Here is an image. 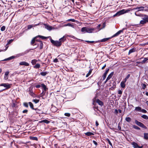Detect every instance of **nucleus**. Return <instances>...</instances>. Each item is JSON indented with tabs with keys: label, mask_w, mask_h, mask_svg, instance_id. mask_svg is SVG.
<instances>
[{
	"label": "nucleus",
	"mask_w": 148,
	"mask_h": 148,
	"mask_svg": "<svg viewBox=\"0 0 148 148\" xmlns=\"http://www.w3.org/2000/svg\"><path fill=\"white\" fill-rule=\"evenodd\" d=\"M99 124L97 121H96V126L97 127L98 126Z\"/></svg>",
	"instance_id": "69168bd1"
},
{
	"label": "nucleus",
	"mask_w": 148,
	"mask_h": 148,
	"mask_svg": "<svg viewBox=\"0 0 148 148\" xmlns=\"http://www.w3.org/2000/svg\"><path fill=\"white\" fill-rule=\"evenodd\" d=\"M85 41L86 42H87L88 43H92L94 42H97V41H90L88 40H86Z\"/></svg>",
	"instance_id": "a19ab883"
},
{
	"label": "nucleus",
	"mask_w": 148,
	"mask_h": 148,
	"mask_svg": "<svg viewBox=\"0 0 148 148\" xmlns=\"http://www.w3.org/2000/svg\"><path fill=\"white\" fill-rule=\"evenodd\" d=\"M37 62V60L35 59H34L32 60L31 63L33 65H34L36 64Z\"/></svg>",
	"instance_id": "f704fd0d"
},
{
	"label": "nucleus",
	"mask_w": 148,
	"mask_h": 148,
	"mask_svg": "<svg viewBox=\"0 0 148 148\" xmlns=\"http://www.w3.org/2000/svg\"><path fill=\"white\" fill-rule=\"evenodd\" d=\"M13 41V40H10L8 42V44H10V43H11Z\"/></svg>",
	"instance_id": "13d9d810"
},
{
	"label": "nucleus",
	"mask_w": 148,
	"mask_h": 148,
	"mask_svg": "<svg viewBox=\"0 0 148 148\" xmlns=\"http://www.w3.org/2000/svg\"><path fill=\"white\" fill-rule=\"evenodd\" d=\"M135 122L138 126L145 129H147V127L145 125L142 123L138 121L137 120H135Z\"/></svg>",
	"instance_id": "423d86ee"
},
{
	"label": "nucleus",
	"mask_w": 148,
	"mask_h": 148,
	"mask_svg": "<svg viewBox=\"0 0 148 148\" xmlns=\"http://www.w3.org/2000/svg\"><path fill=\"white\" fill-rule=\"evenodd\" d=\"M48 73L47 72H42L40 73V74L43 76H45Z\"/></svg>",
	"instance_id": "7c9ffc66"
},
{
	"label": "nucleus",
	"mask_w": 148,
	"mask_h": 148,
	"mask_svg": "<svg viewBox=\"0 0 148 148\" xmlns=\"http://www.w3.org/2000/svg\"><path fill=\"white\" fill-rule=\"evenodd\" d=\"M35 45H37V46L34 49H32V50H33L34 49L38 47H40V49H42L43 48V44L42 41H39L38 42H36L35 44H34Z\"/></svg>",
	"instance_id": "39448f33"
},
{
	"label": "nucleus",
	"mask_w": 148,
	"mask_h": 148,
	"mask_svg": "<svg viewBox=\"0 0 148 148\" xmlns=\"http://www.w3.org/2000/svg\"><path fill=\"white\" fill-rule=\"evenodd\" d=\"M65 26L72 27L73 26V25L70 23H67V24L65 25Z\"/></svg>",
	"instance_id": "09e8293b"
},
{
	"label": "nucleus",
	"mask_w": 148,
	"mask_h": 148,
	"mask_svg": "<svg viewBox=\"0 0 148 148\" xmlns=\"http://www.w3.org/2000/svg\"><path fill=\"white\" fill-rule=\"evenodd\" d=\"M38 25V24H34L32 25H29L27 26V29H29L32 28L33 27H35L36 26Z\"/></svg>",
	"instance_id": "a211bd4d"
},
{
	"label": "nucleus",
	"mask_w": 148,
	"mask_h": 148,
	"mask_svg": "<svg viewBox=\"0 0 148 148\" xmlns=\"http://www.w3.org/2000/svg\"><path fill=\"white\" fill-rule=\"evenodd\" d=\"M37 38V36H36L34 38H33V39H32V40L31 42H30V44H31V45H34V44H35L36 43V39Z\"/></svg>",
	"instance_id": "4468645a"
},
{
	"label": "nucleus",
	"mask_w": 148,
	"mask_h": 148,
	"mask_svg": "<svg viewBox=\"0 0 148 148\" xmlns=\"http://www.w3.org/2000/svg\"><path fill=\"white\" fill-rule=\"evenodd\" d=\"M40 66L39 64H37L34 66V68L35 69H39L40 68Z\"/></svg>",
	"instance_id": "473e14b6"
},
{
	"label": "nucleus",
	"mask_w": 148,
	"mask_h": 148,
	"mask_svg": "<svg viewBox=\"0 0 148 148\" xmlns=\"http://www.w3.org/2000/svg\"><path fill=\"white\" fill-rule=\"evenodd\" d=\"M141 117L145 119H148V116L145 115H143L141 116Z\"/></svg>",
	"instance_id": "e433bc0d"
},
{
	"label": "nucleus",
	"mask_w": 148,
	"mask_h": 148,
	"mask_svg": "<svg viewBox=\"0 0 148 148\" xmlns=\"http://www.w3.org/2000/svg\"><path fill=\"white\" fill-rule=\"evenodd\" d=\"M29 138L31 140H35L36 141H37L38 140L37 137H36L30 136L29 137Z\"/></svg>",
	"instance_id": "5701e85b"
},
{
	"label": "nucleus",
	"mask_w": 148,
	"mask_h": 148,
	"mask_svg": "<svg viewBox=\"0 0 148 148\" xmlns=\"http://www.w3.org/2000/svg\"><path fill=\"white\" fill-rule=\"evenodd\" d=\"M58 62V59L57 58H55L54 60H53V62Z\"/></svg>",
	"instance_id": "6e6d98bb"
},
{
	"label": "nucleus",
	"mask_w": 148,
	"mask_h": 148,
	"mask_svg": "<svg viewBox=\"0 0 148 148\" xmlns=\"http://www.w3.org/2000/svg\"><path fill=\"white\" fill-rule=\"evenodd\" d=\"M118 128L120 131L121 130V127L120 126H119V125L118 126Z\"/></svg>",
	"instance_id": "338daca9"
},
{
	"label": "nucleus",
	"mask_w": 148,
	"mask_h": 148,
	"mask_svg": "<svg viewBox=\"0 0 148 148\" xmlns=\"http://www.w3.org/2000/svg\"><path fill=\"white\" fill-rule=\"evenodd\" d=\"M32 101L35 102L36 103H38L39 101V100L37 99H34Z\"/></svg>",
	"instance_id": "37998d69"
},
{
	"label": "nucleus",
	"mask_w": 148,
	"mask_h": 148,
	"mask_svg": "<svg viewBox=\"0 0 148 148\" xmlns=\"http://www.w3.org/2000/svg\"><path fill=\"white\" fill-rule=\"evenodd\" d=\"M96 102L98 103L99 105L102 106L103 105V102L99 99H96V97H95L92 99V104L95 106L96 105Z\"/></svg>",
	"instance_id": "20e7f679"
},
{
	"label": "nucleus",
	"mask_w": 148,
	"mask_h": 148,
	"mask_svg": "<svg viewBox=\"0 0 148 148\" xmlns=\"http://www.w3.org/2000/svg\"><path fill=\"white\" fill-rule=\"evenodd\" d=\"M127 12L125 10L123 9L117 12L113 16H119Z\"/></svg>",
	"instance_id": "6e6552de"
},
{
	"label": "nucleus",
	"mask_w": 148,
	"mask_h": 148,
	"mask_svg": "<svg viewBox=\"0 0 148 148\" xmlns=\"http://www.w3.org/2000/svg\"><path fill=\"white\" fill-rule=\"evenodd\" d=\"M135 110L136 111L140 112L141 111V108L140 107H137L135 108Z\"/></svg>",
	"instance_id": "2f4dec72"
},
{
	"label": "nucleus",
	"mask_w": 148,
	"mask_h": 148,
	"mask_svg": "<svg viewBox=\"0 0 148 148\" xmlns=\"http://www.w3.org/2000/svg\"><path fill=\"white\" fill-rule=\"evenodd\" d=\"M142 19V20L140 21V24L141 26H143L145 24L148 23V15L143 14Z\"/></svg>",
	"instance_id": "f03ea898"
},
{
	"label": "nucleus",
	"mask_w": 148,
	"mask_h": 148,
	"mask_svg": "<svg viewBox=\"0 0 148 148\" xmlns=\"http://www.w3.org/2000/svg\"><path fill=\"white\" fill-rule=\"evenodd\" d=\"M106 140L108 142V143L110 146H112V143H111V142L110 141L109 139L107 138L106 139Z\"/></svg>",
	"instance_id": "c03bdc74"
},
{
	"label": "nucleus",
	"mask_w": 148,
	"mask_h": 148,
	"mask_svg": "<svg viewBox=\"0 0 148 148\" xmlns=\"http://www.w3.org/2000/svg\"><path fill=\"white\" fill-rule=\"evenodd\" d=\"M5 26H3L1 27V30L2 31H3L5 30Z\"/></svg>",
	"instance_id": "a18cd8bd"
},
{
	"label": "nucleus",
	"mask_w": 148,
	"mask_h": 148,
	"mask_svg": "<svg viewBox=\"0 0 148 148\" xmlns=\"http://www.w3.org/2000/svg\"><path fill=\"white\" fill-rule=\"evenodd\" d=\"M11 106L12 108H16L18 107L17 103L16 101H13L11 104Z\"/></svg>",
	"instance_id": "9d476101"
},
{
	"label": "nucleus",
	"mask_w": 148,
	"mask_h": 148,
	"mask_svg": "<svg viewBox=\"0 0 148 148\" xmlns=\"http://www.w3.org/2000/svg\"><path fill=\"white\" fill-rule=\"evenodd\" d=\"M141 112L144 113H146L147 112V111L144 109H142L141 110Z\"/></svg>",
	"instance_id": "3c124183"
},
{
	"label": "nucleus",
	"mask_w": 148,
	"mask_h": 148,
	"mask_svg": "<svg viewBox=\"0 0 148 148\" xmlns=\"http://www.w3.org/2000/svg\"><path fill=\"white\" fill-rule=\"evenodd\" d=\"M122 92L121 90H119L118 91V94L121 95L122 94Z\"/></svg>",
	"instance_id": "4d7b16f0"
},
{
	"label": "nucleus",
	"mask_w": 148,
	"mask_h": 148,
	"mask_svg": "<svg viewBox=\"0 0 148 148\" xmlns=\"http://www.w3.org/2000/svg\"><path fill=\"white\" fill-rule=\"evenodd\" d=\"M138 12V11L136 12L135 13V15L136 16H140V17H142L143 14H141L137 13Z\"/></svg>",
	"instance_id": "cd10ccee"
},
{
	"label": "nucleus",
	"mask_w": 148,
	"mask_h": 148,
	"mask_svg": "<svg viewBox=\"0 0 148 148\" xmlns=\"http://www.w3.org/2000/svg\"><path fill=\"white\" fill-rule=\"evenodd\" d=\"M45 92L44 93V91H43L42 92L41 94L40 95H41L42 97L43 96L45 95Z\"/></svg>",
	"instance_id": "052dcab7"
},
{
	"label": "nucleus",
	"mask_w": 148,
	"mask_h": 148,
	"mask_svg": "<svg viewBox=\"0 0 148 148\" xmlns=\"http://www.w3.org/2000/svg\"><path fill=\"white\" fill-rule=\"evenodd\" d=\"M144 139L147 140L148 139V133H144Z\"/></svg>",
	"instance_id": "a878e982"
},
{
	"label": "nucleus",
	"mask_w": 148,
	"mask_h": 148,
	"mask_svg": "<svg viewBox=\"0 0 148 148\" xmlns=\"http://www.w3.org/2000/svg\"><path fill=\"white\" fill-rule=\"evenodd\" d=\"M64 36L63 37L61 38H60L59 40H60V42H63L65 40V39H64Z\"/></svg>",
	"instance_id": "49530a36"
},
{
	"label": "nucleus",
	"mask_w": 148,
	"mask_h": 148,
	"mask_svg": "<svg viewBox=\"0 0 148 148\" xmlns=\"http://www.w3.org/2000/svg\"><path fill=\"white\" fill-rule=\"evenodd\" d=\"M130 74H128V75H127L126 76V78L127 79H128L129 78V77H130Z\"/></svg>",
	"instance_id": "e2e57ef3"
},
{
	"label": "nucleus",
	"mask_w": 148,
	"mask_h": 148,
	"mask_svg": "<svg viewBox=\"0 0 148 148\" xmlns=\"http://www.w3.org/2000/svg\"><path fill=\"white\" fill-rule=\"evenodd\" d=\"M38 37H39L40 38H42V39H47L48 37H45L43 36H40V35H38L37 36Z\"/></svg>",
	"instance_id": "c9c22d12"
},
{
	"label": "nucleus",
	"mask_w": 148,
	"mask_h": 148,
	"mask_svg": "<svg viewBox=\"0 0 148 148\" xmlns=\"http://www.w3.org/2000/svg\"><path fill=\"white\" fill-rule=\"evenodd\" d=\"M121 86L122 88H124L125 86V83L124 82L122 81L121 83Z\"/></svg>",
	"instance_id": "c756f323"
},
{
	"label": "nucleus",
	"mask_w": 148,
	"mask_h": 148,
	"mask_svg": "<svg viewBox=\"0 0 148 148\" xmlns=\"http://www.w3.org/2000/svg\"><path fill=\"white\" fill-rule=\"evenodd\" d=\"M41 86L42 87V88H43V89L45 91L47 89V88L46 86L43 84H41Z\"/></svg>",
	"instance_id": "393cba45"
},
{
	"label": "nucleus",
	"mask_w": 148,
	"mask_h": 148,
	"mask_svg": "<svg viewBox=\"0 0 148 148\" xmlns=\"http://www.w3.org/2000/svg\"><path fill=\"white\" fill-rule=\"evenodd\" d=\"M143 58L144 60H143L141 61L140 62H137V63L139 64H143L145 63V62L147 61V59L146 58H143V57H141L140 59H142Z\"/></svg>",
	"instance_id": "ddd939ff"
},
{
	"label": "nucleus",
	"mask_w": 148,
	"mask_h": 148,
	"mask_svg": "<svg viewBox=\"0 0 148 148\" xmlns=\"http://www.w3.org/2000/svg\"><path fill=\"white\" fill-rule=\"evenodd\" d=\"M11 85V84H9L8 83H2L0 85V86H3L4 87L6 88L4 89L5 90L6 89H8L10 88Z\"/></svg>",
	"instance_id": "1a4fd4ad"
},
{
	"label": "nucleus",
	"mask_w": 148,
	"mask_h": 148,
	"mask_svg": "<svg viewBox=\"0 0 148 148\" xmlns=\"http://www.w3.org/2000/svg\"><path fill=\"white\" fill-rule=\"evenodd\" d=\"M28 91L29 92V93L32 96H33L34 94V93L32 91V88H29L28 89Z\"/></svg>",
	"instance_id": "6ab92c4d"
},
{
	"label": "nucleus",
	"mask_w": 148,
	"mask_h": 148,
	"mask_svg": "<svg viewBox=\"0 0 148 148\" xmlns=\"http://www.w3.org/2000/svg\"><path fill=\"white\" fill-rule=\"evenodd\" d=\"M106 64H105L104 66H103L102 67V68H101V69L102 70H103V69H105V68L106 67Z\"/></svg>",
	"instance_id": "0e129e2a"
},
{
	"label": "nucleus",
	"mask_w": 148,
	"mask_h": 148,
	"mask_svg": "<svg viewBox=\"0 0 148 148\" xmlns=\"http://www.w3.org/2000/svg\"><path fill=\"white\" fill-rule=\"evenodd\" d=\"M45 28L49 30H51L52 29V27L46 24H45Z\"/></svg>",
	"instance_id": "dca6fc26"
},
{
	"label": "nucleus",
	"mask_w": 148,
	"mask_h": 148,
	"mask_svg": "<svg viewBox=\"0 0 148 148\" xmlns=\"http://www.w3.org/2000/svg\"><path fill=\"white\" fill-rule=\"evenodd\" d=\"M41 86V85H37L35 86V87L36 88H39Z\"/></svg>",
	"instance_id": "bf43d9fd"
},
{
	"label": "nucleus",
	"mask_w": 148,
	"mask_h": 148,
	"mask_svg": "<svg viewBox=\"0 0 148 148\" xmlns=\"http://www.w3.org/2000/svg\"><path fill=\"white\" fill-rule=\"evenodd\" d=\"M23 113H25L26 114H27V112H28V110H23Z\"/></svg>",
	"instance_id": "603ef678"
},
{
	"label": "nucleus",
	"mask_w": 148,
	"mask_h": 148,
	"mask_svg": "<svg viewBox=\"0 0 148 148\" xmlns=\"http://www.w3.org/2000/svg\"><path fill=\"white\" fill-rule=\"evenodd\" d=\"M95 30V28H90L87 27H83L81 29L82 32L85 33L87 32L88 33H91L93 32V31Z\"/></svg>",
	"instance_id": "7ed1b4c3"
},
{
	"label": "nucleus",
	"mask_w": 148,
	"mask_h": 148,
	"mask_svg": "<svg viewBox=\"0 0 148 148\" xmlns=\"http://www.w3.org/2000/svg\"><path fill=\"white\" fill-rule=\"evenodd\" d=\"M36 111V112L38 114H42L43 113V111L41 110L38 109L37 108H36L35 110Z\"/></svg>",
	"instance_id": "f3484780"
},
{
	"label": "nucleus",
	"mask_w": 148,
	"mask_h": 148,
	"mask_svg": "<svg viewBox=\"0 0 148 148\" xmlns=\"http://www.w3.org/2000/svg\"><path fill=\"white\" fill-rule=\"evenodd\" d=\"M64 115L66 116H67L68 117H69L70 116L71 114L70 113H65L64 114Z\"/></svg>",
	"instance_id": "de8ad7c7"
},
{
	"label": "nucleus",
	"mask_w": 148,
	"mask_h": 148,
	"mask_svg": "<svg viewBox=\"0 0 148 148\" xmlns=\"http://www.w3.org/2000/svg\"><path fill=\"white\" fill-rule=\"evenodd\" d=\"M28 103H27L24 102L23 103V105L25 107L28 108Z\"/></svg>",
	"instance_id": "79ce46f5"
},
{
	"label": "nucleus",
	"mask_w": 148,
	"mask_h": 148,
	"mask_svg": "<svg viewBox=\"0 0 148 148\" xmlns=\"http://www.w3.org/2000/svg\"><path fill=\"white\" fill-rule=\"evenodd\" d=\"M9 73V72L8 71H6L5 72V76H7L8 75Z\"/></svg>",
	"instance_id": "680f3d73"
},
{
	"label": "nucleus",
	"mask_w": 148,
	"mask_h": 148,
	"mask_svg": "<svg viewBox=\"0 0 148 148\" xmlns=\"http://www.w3.org/2000/svg\"><path fill=\"white\" fill-rule=\"evenodd\" d=\"M93 142L94 144L96 146H97L98 145L97 143L95 140H93Z\"/></svg>",
	"instance_id": "5fc2aeb1"
},
{
	"label": "nucleus",
	"mask_w": 148,
	"mask_h": 148,
	"mask_svg": "<svg viewBox=\"0 0 148 148\" xmlns=\"http://www.w3.org/2000/svg\"><path fill=\"white\" fill-rule=\"evenodd\" d=\"M136 49L135 48H134L130 49L129 51V52L128 53V54L129 55L132 53L135 52L136 51Z\"/></svg>",
	"instance_id": "4be33fe9"
},
{
	"label": "nucleus",
	"mask_w": 148,
	"mask_h": 148,
	"mask_svg": "<svg viewBox=\"0 0 148 148\" xmlns=\"http://www.w3.org/2000/svg\"><path fill=\"white\" fill-rule=\"evenodd\" d=\"M51 42L54 45L56 46H60L61 45V43L60 42L58 41H55L52 40V39H50Z\"/></svg>",
	"instance_id": "0eeeda50"
},
{
	"label": "nucleus",
	"mask_w": 148,
	"mask_h": 148,
	"mask_svg": "<svg viewBox=\"0 0 148 148\" xmlns=\"http://www.w3.org/2000/svg\"><path fill=\"white\" fill-rule=\"evenodd\" d=\"M127 79L125 77L124 79L123 80V82L125 83L126 82V81H127Z\"/></svg>",
	"instance_id": "774afa93"
},
{
	"label": "nucleus",
	"mask_w": 148,
	"mask_h": 148,
	"mask_svg": "<svg viewBox=\"0 0 148 148\" xmlns=\"http://www.w3.org/2000/svg\"><path fill=\"white\" fill-rule=\"evenodd\" d=\"M109 70V69H106L105 72L104 73V74L102 77V78H103V80H104L105 79V78L106 77V75L108 73Z\"/></svg>",
	"instance_id": "f8f14e48"
},
{
	"label": "nucleus",
	"mask_w": 148,
	"mask_h": 148,
	"mask_svg": "<svg viewBox=\"0 0 148 148\" xmlns=\"http://www.w3.org/2000/svg\"><path fill=\"white\" fill-rule=\"evenodd\" d=\"M126 121L128 122H130L131 121V119L129 117H126L125 119Z\"/></svg>",
	"instance_id": "72a5a7b5"
},
{
	"label": "nucleus",
	"mask_w": 148,
	"mask_h": 148,
	"mask_svg": "<svg viewBox=\"0 0 148 148\" xmlns=\"http://www.w3.org/2000/svg\"><path fill=\"white\" fill-rule=\"evenodd\" d=\"M144 6V11L148 12V5H143Z\"/></svg>",
	"instance_id": "c85d7f7f"
},
{
	"label": "nucleus",
	"mask_w": 148,
	"mask_h": 148,
	"mask_svg": "<svg viewBox=\"0 0 148 148\" xmlns=\"http://www.w3.org/2000/svg\"><path fill=\"white\" fill-rule=\"evenodd\" d=\"M28 104L30 106V108L33 110H34L35 108H34V105L33 103L31 102H29L28 103Z\"/></svg>",
	"instance_id": "412c9836"
},
{
	"label": "nucleus",
	"mask_w": 148,
	"mask_h": 148,
	"mask_svg": "<svg viewBox=\"0 0 148 148\" xmlns=\"http://www.w3.org/2000/svg\"><path fill=\"white\" fill-rule=\"evenodd\" d=\"M85 134L86 135L88 136H90L91 135H94V134L93 133L90 132H88L86 133H85Z\"/></svg>",
	"instance_id": "b1692460"
},
{
	"label": "nucleus",
	"mask_w": 148,
	"mask_h": 148,
	"mask_svg": "<svg viewBox=\"0 0 148 148\" xmlns=\"http://www.w3.org/2000/svg\"><path fill=\"white\" fill-rule=\"evenodd\" d=\"M144 6H140L138 7H136L135 8H134L133 9V10H138L137 11H144Z\"/></svg>",
	"instance_id": "9b49d317"
},
{
	"label": "nucleus",
	"mask_w": 148,
	"mask_h": 148,
	"mask_svg": "<svg viewBox=\"0 0 148 148\" xmlns=\"http://www.w3.org/2000/svg\"><path fill=\"white\" fill-rule=\"evenodd\" d=\"M132 145L134 148H137L138 145L136 143L133 142L132 143Z\"/></svg>",
	"instance_id": "bb28decb"
},
{
	"label": "nucleus",
	"mask_w": 148,
	"mask_h": 148,
	"mask_svg": "<svg viewBox=\"0 0 148 148\" xmlns=\"http://www.w3.org/2000/svg\"><path fill=\"white\" fill-rule=\"evenodd\" d=\"M133 127L134 129L138 130H140V127H138L137 126L135 125H133Z\"/></svg>",
	"instance_id": "ea45409f"
},
{
	"label": "nucleus",
	"mask_w": 148,
	"mask_h": 148,
	"mask_svg": "<svg viewBox=\"0 0 148 148\" xmlns=\"http://www.w3.org/2000/svg\"><path fill=\"white\" fill-rule=\"evenodd\" d=\"M19 64L21 65H24L27 66H29V64L28 63L24 61L21 62L19 63Z\"/></svg>",
	"instance_id": "2eb2a0df"
},
{
	"label": "nucleus",
	"mask_w": 148,
	"mask_h": 148,
	"mask_svg": "<svg viewBox=\"0 0 148 148\" xmlns=\"http://www.w3.org/2000/svg\"><path fill=\"white\" fill-rule=\"evenodd\" d=\"M68 21H71L73 22H75V20L74 19H69L68 20Z\"/></svg>",
	"instance_id": "864d4df0"
},
{
	"label": "nucleus",
	"mask_w": 148,
	"mask_h": 148,
	"mask_svg": "<svg viewBox=\"0 0 148 148\" xmlns=\"http://www.w3.org/2000/svg\"><path fill=\"white\" fill-rule=\"evenodd\" d=\"M92 69H90V70L87 73L86 75V77H88L90 74L92 72Z\"/></svg>",
	"instance_id": "4c0bfd02"
},
{
	"label": "nucleus",
	"mask_w": 148,
	"mask_h": 148,
	"mask_svg": "<svg viewBox=\"0 0 148 148\" xmlns=\"http://www.w3.org/2000/svg\"><path fill=\"white\" fill-rule=\"evenodd\" d=\"M142 87L143 88V89H145L146 87V85L145 84H142Z\"/></svg>",
	"instance_id": "8fccbe9b"
},
{
	"label": "nucleus",
	"mask_w": 148,
	"mask_h": 148,
	"mask_svg": "<svg viewBox=\"0 0 148 148\" xmlns=\"http://www.w3.org/2000/svg\"><path fill=\"white\" fill-rule=\"evenodd\" d=\"M125 29V28H123L121 30H120L118 31L117 33H116L115 34L113 35L111 37L108 38H103L100 40H99L98 41H97V42H106L108 40L110 39L111 38L117 36L119 35L121 33L123 32V30Z\"/></svg>",
	"instance_id": "f257e3e1"
},
{
	"label": "nucleus",
	"mask_w": 148,
	"mask_h": 148,
	"mask_svg": "<svg viewBox=\"0 0 148 148\" xmlns=\"http://www.w3.org/2000/svg\"><path fill=\"white\" fill-rule=\"evenodd\" d=\"M14 58V56H11L9 58H8L6 59H5L4 60V61H6V60H10L13 58Z\"/></svg>",
	"instance_id": "58836bf2"
},
{
	"label": "nucleus",
	"mask_w": 148,
	"mask_h": 148,
	"mask_svg": "<svg viewBox=\"0 0 148 148\" xmlns=\"http://www.w3.org/2000/svg\"><path fill=\"white\" fill-rule=\"evenodd\" d=\"M114 72H112L108 76V77L107 78V80L110 79L112 77L113 75L114 74Z\"/></svg>",
	"instance_id": "aec40b11"
}]
</instances>
